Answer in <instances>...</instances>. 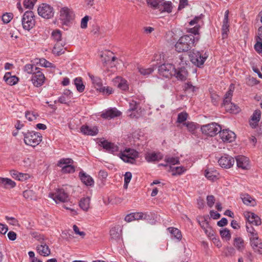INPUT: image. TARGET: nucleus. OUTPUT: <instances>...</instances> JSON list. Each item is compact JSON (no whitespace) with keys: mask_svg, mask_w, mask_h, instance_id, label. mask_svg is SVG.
Returning a JSON list of instances; mask_svg holds the SVG:
<instances>
[{"mask_svg":"<svg viewBox=\"0 0 262 262\" xmlns=\"http://www.w3.org/2000/svg\"><path fill=\"white\" fill-rule=\"evenodd\" d=\"M199 39V37L191 34L183 36L176 43V49L179 52H186L194 47Z\"/></svg>","mask_w":262,"mask_h":262,"instance_id":"f257e3e1","label":"nucleus"},{"mask_svg":"<svg viewBox=\"0 0 262 262\" xmlns=\"http://www.w3.org/2000/svg\"><path fill=\"white\" fill-rule=\"evenodd\" d=\"M24 136L25 144L33 147L38 145L42 140L41 134L35 132H28L24 134Z\"/></svg>","mask_w":262,"mask_h":262,"instance_id":"f03ea898","label":"nucleus"},{"mask_svg":"<svg viewBox=\"0 0 262 262\" xmlns=\"http://www.w3.org/2000/svg\"><path fill=\"white\" fill-rule=\"evenodd\" d=\"M208 57L207 53L203 51L193 50L189 54V58L191 62L198 67L204 64Z\"/></svg>","mask_w":262,"mask_h":262,"instance_id":"7ed1b4c3","label":"nucleus"},{"mask_svg":"<svg viewBox=\"0 0 262 262\" xmlns=\"http://www.w3.org/2000/svg\"><path fill=\"white\" fill-rule=\"evenodd\" d=\"M23 28L26 30H30L35 26V20L34 13L32 11H27L23 15L21 18Z\"/></svg>","mask_w":262,"mask_h":262,"instance_id":"20e7f679","label":"nucleus"},{"mask_svg":"<svg viewBox=\"0 0 262 262\" xmlns=\"http://www.w3.org/2000/svg\"><path fill=\"white\" fill-rule=\"evenodd\" d=\"M74 18V13L73 10L67 7H62L59 10V19L62 24L64 25H68L70 22Z\"/></svg>","mask_w":262,"mask_h":262,"instance_id":"39448f33","label":"nucleus"},{"mask_svg":"<svg viewBox=\"0 0 262 262\" xmlns=\"http://www.w3.org/2000/svg\"><path fill=\"white\" fill-rule=\"evenodd\" d=\"M138 157V152L130 148H126L120 154V157L124 162L131 164H134Z\"/></svg>","mask_w":262,"mask_h":262,"instance_id":"423d86ee","label":"nucleus"},{"mask_svg":"<svg viewBox=\"0 0 262 262\" xmlns=\"http://www.w3.org/2000/svg\"><path fill=\"white\" fill-rule=\"evenodd\" d=\"M38 14L42 17L50 19L54 16V10L52 7L47 4H42L37 9Z\"/></svg>","mask_w":262,"mask_h":262,"instance_id":"0eeeda50","label":"nucleus"},{"mask_svg":"<svg viewBox=\"0 0 262 262\" xmlns=\"http://www.w3.org/2000/svg\"><path fill=\"white\" fill-rule=\"evenodd\" d=\"M201 129L203 133L213 136L220 133L221 127L218 124L213 122L202 126Z\"/></svg>","mask_w":262,"mask_h":262,"instance_id":"6e6552de","label":"nucleus"},{"mask_svg":"<svg viewBox=\"0 0 262 262\" xmlns=\"http://www.w3.org/2000/svg\"><path fill=\"white\" fill-rule=\"evenodd\" d=\"M73 161L70 158H62L58 161L57 166L61 167L62 173H73L75 171V168L71 165Z\"/></svg>","mask_w":262,"mask_h":262,"instance_id":"1a4fd4ad","label":"nucleus"},{"mask_svg":"<svg viewBox=\"0 0 262 262\" xmlns=\"http://www.w3.org/2000/svg\"><path fill=\"white\" fill-rule=\"evenodd\" d=\"M49 196L56 203L67 202L69 200V196L64 189H57L55 193L49 194Z\"/></svg>","mask_w":262,"mask_h":262,"instance_id":"9d476101","label":"nucleus"},{"mask_svg":"<svg viewBox=\"0 0 262 262\" xmlns=\"http://www.w3.org/2000/svg\"><path fill=\"white\" fill-rule=\"evenodd\" d=\"M189 24L190 26H194V27L188 28L187 32L194 35L198 34L199 30L203 24L201 16H195L193 19L189 22Z\"/></svg>","mask_w":262,"mask_h":262,"instance_id":"9b49d317","label":"nucleus"},{"mask_svg":"<svg viewBox=\"0 0 262 262\" xmlns=\"http://www.w3.org/2000/svg\"><path fill=\"white\" fill-rule=\"evenodd\" d=\"M175 68L170 63H164L159 66L158 71L159 74L165 78H169L173 76Z\"/></svg>","mask_w":262,"mask_h":262,"instance_id":"f8f14e48","label":"nucleus"},{"mask_svg":"<svg viewBox=\"0 0 262 262\" xmlns=\"http://www.w3.org/2000/svg\"><path fill=\"white\" fill-rule=\"evenodd\" d=\"M45 238L43 235H39L37 240L39 241L40 244L36 247L38 253L41 256H48L51 253L50 249L49 246L43 242Z\"/></svg>","mask_w":262,"mask_h":262,"instance_id":"ddd939ff","label":"nucleus"},{"mask_svg":"<svg viewBox=\"0 0 262 262\" xmlns=\"http://www.w3.org/2000/svg\"><path fill=\"white\" fill-rule=\"evenodd\" d=\"M218 162L222 167L228 169L234 165L235 161L233 157L225 154L219 159Z\"/></svg>","mask_w":262,"mask_h":262,"instance_id":"4468645a","label":"nucleus"},{"mask_svg":"<svg viewBox=\"0 0 262 262\" xmlns=\"http://www.w3.org/2000/svg\"><path fill=\"white\" fill-rule=\"evenodd\" d=\"M219 133L221 139L224 142H232L234 141L236 137L235 133L228 129L222 130L221 129Z\"/></svg>","mask_w":262,"mask_h":262,"instance_id":"2eb2a0df","label":"nucleus"},{"mask_svg":"<svg viewBox=\"0 0 262 262\" xmlns=\"http://www.w3.org/2000/svg\"><path fill=\"white\" fill-rule=\"evenodd\" d=\"M45 80L44 74L39 70L32 76L31 81L35 86L39 87L41 86Z\"/></svg>","mask_w":262,"mask_h":262,"instance_id":"dca6fc26","label":"nucleus"},{"mask_svg":"<svg viewBox=\"0 0 262 262\" xmlns=\"http://www.w3.org/2000/svg\"><path fill=\"white\" fill-rule=\"evenodd\" d=\"M250 242L251 246L253 250L259 254H262V242L261 239L259 238L258 236H255L250 238Z\"/></svg>","mask_w":262,"mask_h":262,"instance_id":"f3484780","label":"nucleus"},{"mask_svg":"<svg viewBox=\"0 0 262 262\" xmlns=\"http://www.w3.org/2000/svg\"><path fill=\"white\" fill-rule=\"evenodd\" d=\"M121 115V112L116 108H111L103 112L101 116L105 119H111L115 117H119Z\"/></svg>","mask_w":262,"mask_h":262,"instance_id":"a211bd4d","label":"nucleus"},{"mask_svg":"<svg viewBox=\"0 0 262 262\" xmlns=\"http://www.w3.org/2000/svg\"><path fill=\"white\" fill-rule=\"evenodd\" d=\"M81 132L89 136H95L98 133V129L96 126L82 125L80 128Z\"/></svg>","mask_w":262,"mask_h":262,"instance_id":"6ab92c4d","label":"nucleus"},{"mask_svg":"<svg viewBox=\"0 0 262 262\" xmlns=\"http://www.w3.org/2000/svg\"><path fill=\"white\" fill-rule=\"evenodd\" d=\"M100 145L108 152L115 154L118 151V147L114 143L104 140L100 142Z\"/></svg>","mask_w":262,"mask_h":262,"instance_id":"aec40b11","label":"nucleus"},{"mask_svg":"<svg viewBox=\"0 0 262 262\" xmlns=\"http://www.w3.org/2000/svg\"><path fill=\"white\" fill-rule=\"evenodd\" d=\"M229 14V11L227 10L225 12L224 18L223 21V25L222 27V35L223 38H225L227 36L228 33L229 31V23L228 15Z\"/></svg>","mask_w":262,"mask_h":262,"instance_id":"412c9836","label":"nucleus"},{"mask_svg":"<svg viewBox=\"0 0 262 262\" xmlns=\"http://www.w3.org/2000/svg\"><path fill=\"white\" fill-rule=\"evenodd\" d=\"M244 215L246 220L249 222L256 226L259 225L261 224L260 218L255 214L251 212H246L244 213Z\"/></svg>","mask_w":262,"mask_h":262,"instance_id":"4be33fe9","label":"nucleus"},{"mask_svg":"<svg viewBox=\"0 0 262 262\" xmlns=\"http://www.w3.org/2000/svg\"><path fill=\"white\" fill-rule=\"evenodd\" d=\"M261 117V112L260 110H255L253 113L249 120V125L252 128H256L258 124Z\"/></svg>","mask_w":262,"mask_h":262,"instance_id":"5701e85b","label":"nucleus"},{"mask_svg":"<svg viewBox=\"0 0 262 262\" xmlns=\"http://www.w3.org/2000/svg\"><path fill=\"white\" fill-rule=\"evenodd\" d=\"M236 164L238 167L243 169H247L249 166V159L244 156H238L236 158Z\"/></svg>","mask_w":262,"mask_h":262,"instance_id":"b1692460","label":"nucleus"},{"mask_svg":"<svg viewBox=\"0 0 262 262\" xmlns=\"http://www.w3.org/2000/svg\"><path fill=\"white\" fill-rule=\"evenodd\" d=\"M173 76H174L178 80H185L188 76V72L185 68H175Z\"/></svg>","mask_w":262,"mask_h":262,"instance_id":"393cba45","label":"nucleus"},{"mask_svg":"<svg viewBox=\"0 0 262 262\" xmlns=\"http://www.w3.org/2000/svg\"><path fill=\"white\" fill-rule=\"evenodd\" d=\"M163 158V155L160 152H150L145 155V158L148 162L159 161Z\"/></svg>","mask_w":262,"mask_h":262,"instance_id":"a878e982","label":"nucleus"},{"mask_svg":"<svg viewBox=\"0 0 262 262\" xmlns=\"http://www.w3.org/2000/svg\"><path fill=\"white\" fill-rule=\"evenodd\" d=\"M79 176L82 183L85 185L90 186L94 185V181L93 178L86 173L83 171H80Z\"/></svg>","mask_w":262,"mask_h":262,"instance_id":"bb28decb","label":"nucleus"},{"mask_svg":"<svg viewBox=\"0 0 262 262\" xmlns=\"http://www.w3.org/2000/svg\"><path fill=\"white\" fill-rule=\"evenodd\" d=\"M0 185L6 189H10L15 187L16 183L9 178L0 177Z\"/></svg>","mask_w":262,"mask_h":262,"instance_id":"cd10ccee","label":"nucleus"},{"mask_svg":"<svg viewBox=\"0 0 262 262\" xmlns=\"http://www.w3.org/2000/svg\"><path fill=\"white\" fill-rule=\"evenodd\" d=\"M110 236L112 239L118 241L121 236V231L119 226H114L111 228L110 231Z\"/></svg>","mask_w":262,"mask_h":262,"instance_id":"c85d7f7f","label":"nucleus"},{"mask_svg":"<svg viewBox=\"0 0 262 262\" xmlns=\"http://www.w3.org/2000/svg\"><path fill=\"white\" fill-rule=\"evenodd\" d=\"M4 80L8 84L13 85L17 83L18 78L15 76H12L10 72H7L4 76Z\"/></svg>","mask_w":262,"mask_h":262,"instance_id":"c756f323","label":"nucleus"},{"mask_svg":"<svg viewBox=\"0 0 262 262\" xmlns=\"http://www.w3.org/2000/svg\"><path fill=\"white\" fill-rule=\"evenodd\" d=\"M219 175L218 172L213 169L208 168L205 171V176L209 180L214 181L218 178Z\"/></svg>","mask_w":262,"mask_h":262,"instance_id":"7c9ffc66","label":"nucleus"},{"mask_svg":"<svg viewBox=\"0 0 262 262\" xmlns=\"http://www.w3.org/2000/svg\"><path fill=\"white\" fill-rule=\"evenodd\" d=\"M241 199L244 204L250 206H254L256 205V202L255 199L252 198L248 194H244L241 195Z\"/></svg>","mask_w":262,"mask_h":262,"instance_id":"2f4dec72","label":"nucleus"},{"mask_svg":"<svg viewBox=\"0 0 262 262\" xmlns=\"http://www.w3.org/2000/svg\"><path fill=\"white\" fill-rule=\"evenodd\" d=\"M72 93L69 90H65L63 94L58 98V101L61 103H67L72 97Z\"/></svg>","mask_w":262,"mask_h":262,"instance_id":"473e14b6","label":"nucleus"},{"mask_svg":"<svg viewBox=\"0 0 262 262\" xmlns=\"http://www.w3.org/2000/svg\"><path fill=\"white\" fill-rule=\"evenodd\" d=\"M233 245L239 251H243L245 248V242L241 237H236L234 239Z\"/></svg>","mask_w":262,"mask_h":262,"instance_id":"72a5a7b5","label":"nucleus"},{"mask_svg":"<svg viewBox=\"0 0 262 262\" xmlns=\"http://www.w3.org/2000/svg\"><path fill=\"white\" fill-rule=\"evenodd\" d=\"M227 112L230 113L236 114L239 112V107L231 101L223 104Z\"/></svg>","mask_w":262,"mask_h":262,"instance_id":"f704fd0d","label":"nucleus"},{"mask_svg":"<svg viewBox=\"0 0 262 262\" xmlns=\"http://www.w3.org/2000/svg\"><path fill=\"white\" fill-rule=\"evenodd\" d=\"M64 43L63 41L56 42L53 49V53L56 55H59L64 53Z\"/></svg>","mask_w":262,"mask_h":262,"instance_id":"c9c22d12","label":"nucleus"},{"mask_svg":"<svg viewBox=\"0 0 262 262\" xmlns=\"http://www.w3.org/2000/svg\"><path fill=\"white\" fill-rule=\"evenodd\" d=\"M172 6L171 2L169 1H163V3L161 4V7L159 10L162 12H166L167 13H170L172 11Z\"/></svg>","mask_w":262,"mask_h":262,"instance_id":"e433bc0d","label":"nucleus"},{"mask_svg":"<svg viewBox=\"0 0 262 262\" xmlns=\"http://www.w3.org/2000/svg\"><path fill=\"white\" fill-rule=\"evenodd\" d=\"M138 72L142 76L144 77H148L154 71V68L150 67L145 68V67L138 66L137 68Z\"/></svg>","mask_w":262,"mask_h":262,"instance_id":"4c0bfd02","label":"nucleus"},{"mask_svg":"<svg viewBox=\"0 0 262 262\" xmlns=\"http://www.w3.org/2000/svg\"><path fill=\"white\" fill-rule=\"evenodd\" d=\"M89 76L91 79L95 88L99 91L102 86L101 79L98 77L94 76L90 74H89Z\"/></svg>","mask_w":262,"mask_h":262,"instance_id":"58836bf2","label":"nucleus"},{"mask_svg":"<svg viewBox=\"0 0 262 262\" xmlns=\"http://www.w3.org/2000/svg\"><path fill=\"white\" fill-rule=\"evenodd\" d=\"M138 107V103L132 100L129 102V108L128 109V112H132V113L129 115L132 118H137L138 116L135 114V111L137 110Z\"/></svg>","mask_w":262,"mask_h":262,"instance_id":"ea45409f","label":"nucleus"},{"mask_svg":"<svg viewBox=\"0 0 262 262\" xmlns=\"http://www.w3.org/2000/svg\"><path fill=\"white\" fill-rule=\"evenodd\" d=\"M40 69L32 64H27L24 67V70L28 74L33 75Z\"/></svg>","mask_w":262,"mask_h":262,"instance_id":"a19ab883","label":"nucleus"},{"mask_svg":"<svg viewBox=\"0 0 262 262\" xmlns=\"http://www.w3.org/2000/svg\"><path fill=\"white\" fill-rule=\"evenodd\" d=\"M115 81L118 82V87L119 89L123 91H126L128 90V86L127 84V82L125 79H122L121 77H117L116 78Z\"/></svg>","mask_w":262,"mask_h":262,"instance_id":"79ce46f5","label":"nucleus"},{"mask_svg":"<svg viewBox=\"0 0 262 262\" xmlns=\"http://www.w3.org/2000/svg\"><path fill=\"white\" fill-rule=\"evenodd\" d=\"M90 199L89 197L84 198L79 202L80 207L84 211H87L90 207Z\"/></svg>","mask_w":262,"mask_h":262,"instance_id":"37998d69","label":"nucleus"},{"mask_svg":"<svg viewBox=\"0 0 262 262\" xmlns=\"http://www.w3.org/2000/svg\"><path fill=\"white\" fill-rule=\"evenodd\" d=\"M169 232L171 234L173 237L178 239H181L182 235L180 230L174 227H169L167 229Z\"/></svg>","mask_w":262,"mask_h":262,"instance_id":"c03bdc74","label":"nucleus"},{"mask_svg":"<svg viewBox=\"0 0 262 262\" xmlns=\"http://www.w3.org/2000/svg\"><path fill=\"white\" fill-rule=\"evenodd\" d=\"M164 0H146L147 5L155 9H160Z\"/></svg>","mask_w":262,"mask_h":262,"instance_id":"a18cd8bd","label":"nucleus"},{"mask_svg":"<svg viewBox=\"0 0 262 262\" xmlns=\"http://www.w3.org/2000/svg\"><path fill=\"white\" fill-rule=\"evenodd\" d=\"M74 84L79 92H82L84 90L85 86L80 77H77L75 79Z\"/></svg>","mask_w":262,"mask_h":262,"instance_id":"49530a36","label":"nucleus"},{"mask_svg":"<svg viewBox=\"0 0 262 262\" xmlns=\"http://www.w3.org/2000/svg\"><path fill=\"white\" fill-rule=\"evenodd\" d=\"M164 160L169 165L170 167L179 163V158L178 157L166 156Z\"/></svg>","mask_w":262,"mask_h":262,"instance_id":"de8ad7c7","label":"nucleus"},{"mask_svg":"<svg viewBox=\"0 0 262 262\" xmlns=\"http://www.w3.org/2000/svg\"><path fill=\"white\" fill-rule=\"evenodd\" d=\"M186 170V169L183 166H171L170 171L172 172V175L181 174Z\"/></svg>","mask_w":262,"mask_h":262,"instance_id":"09e8293b","label":"nucleus"},{"mask_svg":"<svg viewBox=\"0 0 262 262\" xmlns=\"http://www.w3.org/2000/svg\"><path fill=\"white\" fill-rule=\"evenodd\" d=\"M23 196L27 199L33 200L36 198L35 192L30 189L26 190L23 192Z\"/></svg>","mask_w":262,"mask_h":262,"instance_id":"8fccbe9b","label":"nucleus"},{"mask_svg":"<svg viewBox=\"0 0 262 262\" xmlns=\"http://www.w3.org/2000/svg\"><path fill=\"white\" fill-rule=\"evenodd\" d=\"M52 38L56 42H61V33L59 30H56L52 33Z\"/></svg>","mask_w":262,"mask_h":262,"instance_id":"3c124183","label":"nucleus"},{"mask_svg":"<svg viewBox=\"0 0 262 262\" xmlns=\"http://www.w3.org/2000/svg\"><path fill=\"white\" fill-rule=\"evenodd\" d=\"M247 231L248 233V236L249 238L254 236L258 235L256 231L253 228V227L250 225V226L248 225H246Z\"/></svg>","mask_w":262,"mask_h":262,"instance_id":"603ef678","label":"nucleus"},{"mask_svg":"<svg viewBox=\"0 0 262 262\" xmlns=\"http://www.w3.org/2000/svg\"><path fill=\"white\" fill-rule=\"evenodd\" d=\"M203 230L205 234L208 236V237L210 238H212L213 239H214V232L212 228L210 226H208L206 228H205V229H204ZM214 239L215 241L217 240V239L215 238Z\"/></svg>","mask_w":262,"mask_h":262,"instance_id":"864d4df0","label":"nucleus"},{"mask_svg":"<svg viewBox=\"0 0 262 262\" xmlns=\"http://www.w3.org/2000/svg\"><path fill=\"white\" fill-rule=\"evenodd\" d=\"M220 234L223 238H225L227 241H229L231 238L230 231L228 229L225 228L220 231Z\"/></svg>","mask_w":262,"mask_h":262,"instance_id":"5fc2aeb1","label":"nucleus"},{"mask_svg":"<svg viewBox=\"0 0 262 262\" xmlns=\"http://www.w3.org/2000/svg\"><path fill=\"white\" fill-rule=\"evenodd\" d=\"M13 14L11 13H6L2 17V19L5 24H8L13 18Z\"/></svg>","mask_w":262,"mask_h":262,"instance_id":"6e6d98bb","label":"nucleus"},{"mask_svg":"<svg viewBox=\"0 0 262 262\" xmlns=\"http://www.w3.org/2000/svg\"><path fill=\"white\" fill-rule=\"evenodd\" d=\"M26 118L30 121H32L37 119V114L35 112H27L25 114Z\"/></svg>","mask_w":262,"mask_h":262,"instance_id":"4d7b16f0","label":"nucleus"},{"mask_svg":"<svg viewBox=\"0 0 262 262\" xmlns=\"http://www.w3.org/2000/svg\"><path fill=\"white\" fill-rule=\"evenodd\" d=\"M233 91L230 87L229 90L227 91L224 96L223 100V104L231 101V97L232 96Z\"/></svg>","mask_w":262,"mask_h":262,"instance_id":"13d9d810","label":"nucleus"},{"mask_svg":"<svg viewBox=\"0 0 262 262\" xmlns=\"http://www.w3.org/2000/svg\"><path fill=\"white\" fill-rule=\"evenodd\" d=\"M37 0H24V6L27 9H32Z\"/></svg>","mask_w":262,"mask_h":262,"instance_id":"bf43d9fd","label":"nucleus"},{"mask_svg":"<svg viewBox=\"0 0 262 262\" xmlns=\"http://www.w3.org/2000/svg\"><path fill=\"white\" fill-rule=\"evenodd\" d=\"M99 92H102L104 95H110L114 92L113 89L109 86H102L99 90Z\"/></svg>","mask_w":262,"mask_h":262,"instance_id":"052dcab7","label":"nucleus"},{"mask_svg":"<svg viewBox=\"0 0 262 262\" xmlns=\"http://www.w3.org/2000/svg\"><path fill=\"white\" fill-rule=\"evenodd\" d=\"M188 117V114L186 112H182L178 114L177 122L179 123H183L185 121Z\"/></svg>","mask_w":262,"mask_h":262,"instance_id":"680f3d73","label":"nucleus"},{"mask_svg":"<svg viewBox=\"0 0 262 262\" xmlns=\"http://www.w3.org/2000/svg\"><path fill=\"white\" fill-rule=\"evenodd\" d=\"M184 125H185L186 126L188 131L191 133H194V132L196 128V125L193 122H185V123H184Z\"/></svg>","mask_w":262,"mask_h":262,"instance_id":"e2e57ef3","label":"nucleus"},{"mask_svg":"<svg viewBox=\"0 0 262 262\" xmlns=\"http://www.w3.org/2000/svg\"><path fill=\"white\" fill-rule=\"evenodd\" d=\"M5 219L8 223L10 225L13 226H18L19 225L17 220L13 217H9L8 216H6Z\"/></svg>","mask_w":262,"mask_h":262,"instance_id":"0e129e2a","label":"nucleus"},{"mask_svg":"<svg viewBox=\"0 0 262 262\" xmlns=\"http://www.w3.org/2000/svg\"><path fill=\"white\" fill-rule=\"evenodd\" d=\"M133 215L135 221L145 219L147 216L146 213H143L142 212H134L133 213Z\"/></svg>","mask_w":262,"mask_h":262,"instance_id":"69168bd1","label":"nucleus"},{"mask_svg":"<svg viewBox=\"0 0 262 262\" xmlns=\"http://www.w3.org/2000/svg\"><path fill=\"white\" fill-rule=\"evenodd\" d=\"M185 90L190 92H194L197 88L192 85L191 83L188 82L185 84Z\"/></svg>","mask_w":262,"mask_h":262,"instance_id":"338daca9","label":"nucleus"},{"mask_svg":"<svg viewBox=\"0 0 262 262\" xmlns=\"http://www.w3.org/2000/svg\"><path fill=\"white\" fill-rule=\"evenodd\" d=\"M255 50L258 53L262 52V40L257 38V42L254 45Z\"/></svg>","mask_w":262,"mask_h":262,"instance_id":"774afa93","label":"nucleus"}]
</instances>
